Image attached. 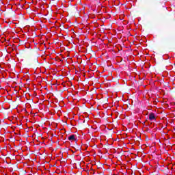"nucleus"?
<instances>
[{"instance_id":"obj_1","label":"nucleus","mask_w":175,"mask_h":175,"mask_svg":"<svg viewBox=\"0 0 175 175\" xmlns=\"http://www.w3.org/2000/svg\"><path fill=\"white\" fill-rule=\"evenodd\" d=\"M68 140H70V142H76V135H71L68 136Z\"/></svg>"},{"instance_id":"obj_2","label":"nucleus","mask_w":175,"mask_h":175,"mask_svg":"<svg viewBox=\"0 0 175 175\" xmlns=\"http://www.w3.org/2000/svg\"><path fill=\"white\" fill-rule=\"evenodd\" d=\"M149 120H150V121H152V120H155V113H150L149 114Z\"/></svg>"}]
</instances>
